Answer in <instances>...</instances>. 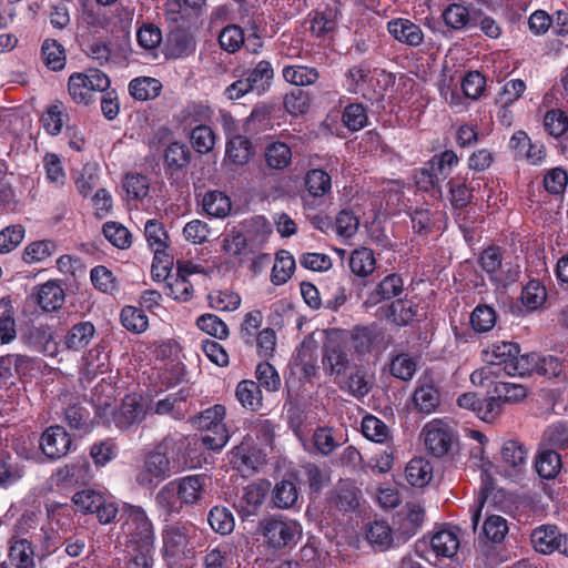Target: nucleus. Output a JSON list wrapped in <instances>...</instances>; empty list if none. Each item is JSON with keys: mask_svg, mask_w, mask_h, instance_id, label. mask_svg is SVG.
<instances>
[{"mask_svg": "<svg viewBox=\"0 0 568 568\" xmlns=\"http://www.w3.org/2000/svg\"><path fill=\"white\" fill-rule=\"evenodd\" d=\"M189 445L186 438L165 437L145 455L142 468L136 475V483L143 488H153L189 466L186 459L179 456Z\"/></svg>", "mask_w": 568, "mask_h": 568, "instance_id": "f257e3e1", "label": "nucleus"}, {"mask_svg": "<svg viewBox=\"0 0 568 568\" xmlns=\"http://www.w3.org/2000/svg\"><path fill=\"white\" fill-rule=\"evenodd\" d=\"M119 523L128 548H155L154 525L142 506L122 503Z\"/></svg>", "mask_w": 568, "mask_h": 568, "instance_id": "f03ea898", "label": "nucleus"}, {"mask_svg": "<svg viewBox=\"0 0 568 568\" xmlns=\"http://www.w3.org/2000/svg\"><path fill=\"white\" fill-rule=\"evenodd\" d=\"M258 531L267 549L293 548L303 535V527L296 519L284 515H267L258 523Z\"/></svg>", "mask_w": 568, "mask_h": 568, "instance_id": "7ed1b4c3", "label": "nucleus"}, {"mask_svg": "<svg viewBox=\"0 0 568 568\" xmlns=\"http://www.w3.org/2000/svg\"><path fill=\"white\" fill-rule=\"evenodd\" d=\"M226 409L216 404L201 412L194 418V425L203 433L202 443L211 450H221L229 442L230 434L223 424Z\"/></svg>", "mask_w": 568, "mask_h": 568, "instance_id": "20e7f679", "label": "nucleus"}, {"mask_svg": "<svg viewBox=\"0 0 568 568\" xmlns=\"http://www.w3.org/2000/svg\"><path fill=\"white\" fill-rule=\"evenodd\" d=\"M110 83L104 72L99 69H89L84 72H74L69 77L68 91L75 103L89 105L93 94L104 92L110 88Z\"/></svg>", "mask_w": 568, "mask_h": 568, "instance_id": "39448f33", "label": "nucleus"}, {"mask_svg": "<svg viewBox=\"0 0 568 568\" xmlns=\"http://www.w3.org/2000/svg\"><path fill=\"white\" fill-rule=\"evenodd\" d=\"M422 435L426 449L434 457L447 455L456 442L453 427L442 419L428 422L424 426Z\"/></svg>", "mask_w": 568, "mask_h": 568, "instance_id": "423d86ee", "label": "nucleus"}, {"mask_svg": "<svg viewBox=\"0 0 568 568\" xmlns=\"http://www.w3.org/2000/svg\"><path fill=\"white\" fill-rule=\"evenodd\" d=\"M270 481H254L245 486L242 494L236 497L233 507L242 520H248L258 515L270 491Z\"/></svg>", "mask_w": 568, "mask_h": 568, "instance_id": "0eeeda50", "label": "nucleus"}, {"mask_svg": "<svg viewBox=\"0 0 568 568\" xmlns=\"http://www.w3.org/2000/svg\"><path fill=\"white\" fill-rule=\"evenodd\" d=\"M162 556L165 560L186 557L190 552L189 528L183 523L164 525L161 531Z\"/></svg>", "mask_w": 568, "mask_h": 568, "instance_id": "6e6552de", "label": "nucleus"}, {"mask_svg": "<svg viewBox=\"0 0 568 568\" xmlns=\"http://www.w3.org/2000/svg\"><path fill=\"white\" fill-rule=\"evenodd\" d=\"M251 229L261 230L263 235L270 233V226L265 217L254 216L248 221H245L242 225L231 229L223 239V250L225 253L237 256L244 253L247 247L248 240L246 232Z\"/></svg>", "mask_w": 568, "mask_h": 568, "instance_id": "1a4fd4ad", "label": "nucleus"}, {"mask_svg": "<svg viewBox=\"0 0 568 568\" xmlns=\"http://www.w3.org/2000/svg\"><path fill=\"white\" fill-rule=\"evenodd\" d=\"M92 477L91 465L85 457H79L69 464L58 467L50 480L59 488L85 484Z\"/></svg>", "mask_w": 568, "mask_h": 568, "instance_id": "9d476101", "label": "nucleus"}, {"mask_svg": "<svg viewBox=\"0 0 568 568\" xmlns=\"http://www.w3.org/2000/svg\"><path fill=\"white\" fill-rule=\"evenodd\" d=\"M339 16L337 2L311 11L308 22L312 36L323 41L331 40L336 31Z\"/></svg>", "mask_w": 568, "mask_h": 568, "instance_id": "9b49d317", "label": "nucleus"}, {"mask_svg": "<svg viewBox=\"0 0 568 568\" xmlns=\"http://www.w3.org/2000/svg\"><path fill=\"white\" fill-rule=\"evenodd\" d=\"M41 452L51 460L64 457L72 447V438L64 427L55 425L48 427L39 440Z\"/></svg>", "mask_w": 568, "mask_h": 568, "instance_id": "f8f14e48", "label": "nucleus"}, {"mask_svg": "<svg viewBox=\"0 0 568 568\" xmlns=\"http://www.w3.org/2000/svg\"><path fill=\"white\" fill-rule=\"evenodd\" d=\"M383 338L381 328L375 324L358 325L349 332V345L359 357H364L378 349Z\"/></svg>", "mask_w": 568, "mask_h": 568, "instance_id": "ddd939ff", "label": "nucleus"}, {"mask_svg": "<svg viewBox=\"0 0 568 568\" xmlns=\"http://www.w3.org/2000/svg\"><path fill=\"white\" fill-rule=\"evenodd\" d=\"M24 344L32 351L53 357L58 354V343L49 325H32L22 333Z\"/></svg>", "mask_w": 568, "mask_h": 568, "instance_id": "4468645a", "label": "nucleus"}, {"mask_svg": "<svg viewBox=\"0 0 568 568\" xmlns=\"http://www.w3.org/2000/svg\"><path fill=\"white\" fill-rule=\"evenodd\" d=\"M265 448L242 440L230 453V463L240 470L255 471L263 464L266 456Z\"/></svg>", "mask_w": 568, "mask_h": 568, "instance_id": "2eb2a0df", "label": "nucleus"}, {"mask_svg": "<svg viewBox=\"0 0 568 568\" xmlns=\"http://www.w3.org/2000/svg\"><path fill=\"white\" fill-rule=\"evenodd\" d=\"M324 369L337 377L344 376L349 364L347 345L342 341L329 338L323 347Z\"/></svg>", "mask_w": 568, "mask_h": 568, "instance_id": "dca6fc26", "label": "nucleus"}, {"mask_svg": "<svg viewBox=\"0 0 568 568\" xmlns=\"http://www.w3.org/2000/svg\"><path fill=\"white\" fill-rule=\"evenodd\" d=\"M145 417V410L141 398L136 394L125 395L120 407L113 414V422L120 429H129L141 423Z\"/></svg>", "mask_w": 568, "mask_h": 568, "instance_id": "f3484780", "label": "nucleus"}, {"mask_svg": "<svg viewBox=\"0 0 568 568\" xmlns=\"http://www.w3.org/2000/svg\"><path fill=\"white\" fill-rule=\"evenodd\" d=\"M163 159L165 174L173 183L184 174L191 161V151L185 144L173 142L166 146Z\"/></svg>", "mask_w": 568, "mask_h": 568, "instance_id": "a211bd4d", "label": "nucleus"}, {"mask_svg": "<svg viewBox=\"0 0 568 568\" xmlns=\"http://www.w3.org/2000/svg\"><path fill=\"white\" fill-rule=\"evenodd\" d=\"M372 79V68L367 62H361L358 64L352 65L348 68L342 81V87L344 90L351 94L361 93L364 99L368 101H374L378 99H374L369 92H365L363 90L364 85L369 82Z\"/></svg>", "mask_w": 568, "mask_h": 568, "instance_id": "6ab92c4d", "label": "nucleus"}, {"mask_svg": "<svg viewBox=\"0 0 568 568\" xmlns=\"http://www.w3.org/2000/svg\"><path fill=\"white\" fill-rule=\"evenodd\" d=\"M418 413L429 415L440 404V394L435 384L428 378H419L412 396Z\"/></svg>", "mask_w": 568, "mask_h": 568, "instance_id": "aec40b11", "label": "nucleus"}, {"mask_svg": "<svg viewBox=\"0 0 568 568\" xmlns=\"http://www.w3.org/2000/svg\"><path fill=\"white\" fill-rule=\"evenodd\" d=\"M205 481V475L202 474L184 476L173 481L182 507L193 506L202 499Z\"/></svg>", "mask_w": 568, "mask_h": 568, "instance_id": "412c9836", "label": "nucleus"}, {"mask_svg": "<svg viewBox=\"0 0 568 568\" xmlns=\"http://www.w3.org/2000/svg\"><path fill=\"white\" fill-rule=\"evenodd\" d=\"M387 31L398 42L408 47H418L424 41L419 26L405 18L392 19L387 22Z\"/></svg>", "mask_w": 568, "mask_h": 568, "instance_id": "4be33fe9", "label": "nucleus"}, {"mask_svg": "<svg viewBox=\"0 0 568 568\" xmlns=\"http://www.w3.org/2000/svg\"><path fill=\"white\" fill-rule=\"evenodd\" d=\"M8 558L16 568H37L33 544L24 537L11 536L8 541Z\"/></svg>", "mask_w": 568, "mask_h": 568, "instance_id": "5701e85b", "label": "nucleus"}, {"mask_svg": "<svg viewBox=\"0 0 568 568\" xmlns=\"http://www.w3.org/2000/svg\"><path fill=\"white\" fill-rule=\"evenodd\" d=\"M201 568H240V564L231 545L220 542L205 548Z\"/></svg>", "mask_w": 568, "mask_h": 568, "instance_id": "b1692460", "label": "nucleus"}, {"mask_svg": "<svg viewBox=\"0 0 568 568\" xmlns=\"http://www.w3.org/2000/svg\"><path fill=\"white\" fill-rule=\"evenodd\" d=\"M459 163V158L454 150H445L434 154L423 165L429 173L430 179H435L443 186V183L449 178L453 169Z\"/></svg>", "mask_w": 568, "mask_h": 568, "instance_id": "393cba45", "label": "nucleus"}, {"mask_svg": "<svg viewBox=\"0 0 568 568\" xmlns=\"http://www.w3.org/2000/svg\"><path fill=\"white\" fill-rule=\"evenodd\" d=\"M65 300L64 290L53 280L37 287L36 301L44 312H54L62 307Z\"/></svg>", "mask_w": 568, "mask_h": 568, "instance_id": "a878e982", "label": "nucleus"}, {"mask_svg": "<svg viewBox=\"0 0 568 568\" xmlns=\"http://www.w3.org/2000/svg\"><path fill=\"white\" fill-rule=\"evenodd\" d=\"M409 216L413 232L419 236H428L436 224V216L438 211H434L429 203H422L415 207H409L407 211Z\"/></svg>", "mask_w": 568, "mask_h": 568, "instance_id": "bb28decb", "label": "nucleus"}, {"mask_svg": "<svg viewBox=\"0 0 568 568\" xmlns=\"http://www.w3.org/2000/svg\"><path fill=\"white\" fill-rule=\"evenodd\" d=\"M95 335V326L90 321L73 324L64 335V345L69 351L80 352L85 348Z\"/></svg>", "mask_w": 568, "mask_h": 568, "instance_id": "cd10ccee", "label": "nucleus"}, {"mask_svg": "<svg viewBox=\"0 0 568 568\" xmlns=\"http://www.w3.org/2000/svg\"><path fill=\"white\" fill-rule=\"evenodd\" d=\"M213 115V110L202 102H191L181 111L180 120L184 131L207 125Z\"/></svg>", "mask_w": 568, "mask_h": 568, "instance_id": "c85d7f7f", "label": "nucleus"}, {"mask_svg": "<svg viewBox=\"0 0 568 568\" xmlns=\"http://www.w3.org/2000/svg\"><path fill=\"white\" fill-rule=\"evenodd\" d=\"M403 291L404 280L402 275L397 273H390L376 284L367 302L377 304L382 301H389L392 298L398 297Z\"/></svg>", "mask_w": 568, "mask_h": 568, "instance_id": "c756f323", "label": "nucleus"}, {"mask_svg": "<svg viewBox=\"0 0 568 568\" xmlns=\"http://www.w3.org/2000/svg\"><path fill=\"white\" fill-rule=\"evenodd\" d=\"M245 79L257 95L264 94L271 87L274 78V69L270 61L261 60L252 69H248Z\"/></svg>", "mask_w": 568, "mask_h": 568, "instance_id": "7c9ffc66", "label": "nucleus"}, {"mask_svg": "<svg viewBox=\"0 0 568 568\" xmlns=\"http://www.w3.org/2000/svg\"><path fill=\"white\" fill-rule=\"evenodd\" d=\"M430 548L438 559L453 561L459 549L458 536L449 529H442L432 537Z\"/></svg>", "mask_w": 568, "mask_h": 568, "instance_id": "2f4dec72", "label": "nucleus"}, {"mask_svg": "<svg viewBox=\"0 0 568 568\" xmlns=\"http://www.w3.org/2000/svg\"><path fill=\"white\" fill-rule=\"evenodd\" d=\"M253 153V145L247 136L237 134L226 142L225 159L234 165L242 166L246 164Z\"/></svg>", "mask_w": 568, "mask_h": 568, "instance_id": "473e14b6", "label": "nucleus"}, {"mask_svg": "<svg viewBox=\"0 0 568 568\" xmlns=\"http://www.w3.org/2000/svg\"><path fill=\"white\" fill-rule=\"evenodd\" d=\"M405 477L410 486L423 488L433 478V466L427 459L415 457L406 465Z\"/></svg>", "mask_w": 568, "mask_h": 568, "instance_id": "72a5a7b5", "label": "nucleus"}, {"mask_svg": "<svg viewBox=\"0 0 568 568\" xmlns=\"http://www.w3.org/2000/svg\"><path fill=\"white\" fill-rule=\"evenodd\" d=\"M162 88L160 80L151 77H136L128 85L130 95L138 101H149L158 98Z\"/></svg>", "mask_w": 568, "mask_h": 568, "instance_id": "f704fd0d", "label": "nucleus"}, {"mask_svg": "<svg viewBox=\"0 0 568 568\" xmlns=\"http://www.w3.org/2000/svg\"><path fill=\"white\" fill-rule=\"evenodd\" d=\"M558 527L552 525H542L535 528L530 536L535 550L544 555L555 552L556 548H558Z\"/></svg>", "mask_w": 568, "mask_h": 568, "instance_id": "c9c22d12", "label": "nucleus"}, {"mask_svg": "<svg viewBox=\"0 0 568 568\" xmlns=\"http://www.w3.org/2000/svg\"><path fill=\"white\" fill-rule=\"evenodd\" d=\"M274 439V427L268 419L256 418L251 422L247 433L243 440L260 446L262 448L271 447Z\"/></svg>", "mask_w": 568, "mask_h": 568, "instance_id": "e433bc0d", "label": "nucleus"}, {"mask_svg": "<svg viewBox=\"0 0 568 568\" xmlns=\"http://www.w3.org/2000/svg\"><path fill=\"white\" fill-rule=\"evenodd\" d=\"M520 352L519 345L514 342H499L491 346V352L487 354L488 363L498 367V374L504 371L507 374V365L513 364L514 358Z\"/></svg>", "mask_w": 568, "mask_h": 568, "instance_id": "4c0bfd02", "label": "nucleus"}, {"mask_svg": "<svg viewBox=\"0 0 568 568\" xmlns=\"http://www.w3.org/2000/svg\"><path fill=\"white\" fill-rule=\"evenodd\" d=\"M349 268L358 277L369 276L376 267V258L373 250L362 246L352 251L349 255Z\"/></svg>", "mask_w": 568, "mask_h": 568, "instance_id": "58836bf2", "label": "nucleus"}, {"mask_svg": "<svg viewBox=\"0 0 568 568\" xmlns=\"http://www.w3.org/2000/svg\"><path fill=\"white\" fill-rule=\"evenodd\" d=\"M342 123L349 132H358L369 124L368 110L361 102H351L342 111Z\"/></svg>", "mask_w": 568, "mask_h": 568, "instance_id": "ea45409f", "label": "nucleus"}, {"mask_svg": "<svg viewBox=\"0 0 568 568\" xmlns=\"http://www.w3.org/2000/svg\"><path fill=\"white\" fill-rule=\"evenodd\" d=\"M28 362V357L20 354L0 356V388H9L19 379V367Z\"/></svg>", "mask_w": 568, "mask_h": 568, "instance_id": "a19ab883", "label": "nucleus"}, {"mask_svg": "<svg viewBox=\"0 0 568 568\" xmlns=\"http://www.w3.org/2000/svg\"><path fill=\"white\" fill-rule=\"evenodd\" d=\"M366 540L373 548L384 551L393 544V530L384 520L371 523L365 530Z\"/></svg>", "mask_w": 568, "mask_h": 568, "instance_id": "79ce46f5", "label": "nucleus"}, {"mask_svg": "<svg viewBox=\"0 0 568 568\" xmlns=\"http://www.w3.org/2000/svg\"><path fill=\"white\" fill-rule=\"evenodd\" d=\"M154 503L159 511L170 517L179 515L182 509L174 483L161 487L155 495Z\"/></svg>", "mask_w": 568, "mask_h": 568, "instance_id": "37998d69", "label": "nucleus"}, {"mask_svg": "<svg viewBox=\"0 0 568 568\" xmlns=\"http://www.w3.org/2000/svg\"><path fill=\"white\" fill-rule=\"evenodd\" d=\"M304 184L308 195L317 199L323 197L331 192L332 179L326 171L322 169H312L306 173Z\"/></svg>", "mask_w": 568, "mask_h": 568, "instance_id": "c03bdc74", "label": "nucleus"}, {"mask_svg": "<svg viewBox=\"0 0 568 568\" xmlns=\"http://www.w3.org/2000/svg\"><path fill=\"white\" fill-rule=\"evenodd\" d=\"M202 206L207 215L224 219L229 215L232 203L230 197L223 192L210 191L204 195Z\"/></svg>", "mask_w": 568, "mask_h": 568, "instance_id": "a18cd8bd", "label": "nucleus"}, {"mask_svg": "<svg viewBox=\"0 0 568 568\" xmlns=\"http://www.w3.org/2000/svg\"><path fill=\"white\" fill-rule=\"evenodd\" d=\"M298 500V490L292 480L283 479L272 490V503L276 508L290 509Z\"/></svg>", "mask_w": 568, "mask_h": 568, "instance_id": "49530a36", "label": "nucleus"}, {"mask_svg": "<svg viewBox=\"0 0 568 568\" xmlns=\"http://www.w3.org/2000/svg\"><path fill=\"white\" fill-rule=\"evenodd\" d=\"M235 395L241 405L250 410L262 407V392L260 385L253 381H242L237 384Z\"/></svg>", "mask_w": 568, "mask_h": 568, "instance_id": "de8ad7c7", "label": "nucleus"}, {"mask_svg": "<svg viewBox=\"0 0 568 568\" xmlns=\"http://www.w3.org/2000/svg\"><path fill=\"white\" fill-rule=\"evenodd\" d=\"M282 73L286 82L296 87L312 85L320 78L317 69L307 65H287Z\"/></svg>", "mask_w": 568, "mask_h": 568, "instance_id": "09e8293b", "label": "nucleus"}, {"mask_svg": "<svg viewBox=\"0 0 568 568\" xmlns=\"http://www.w3.org/2000/svg\"><path fill=\"white\" fill-rule=\"evenodd\" d=\"M41 54L48 69L60 71L64 68L67 61L65 50L57 40L45 39L41 45Z\"/></svg>", "mask_w": 568, "mask_h": 568, "instance_id": "8fccbe9b", "label": "nucleus"}, {"mask_svg": "<svg viewBox=\"0 0 568 568\" xmlns=\"http://www.w3.org/2000/svg\"><path fill=\"white\" fill-rule=\"evenodd\" d=\"M295 270V260L293 255L285 250H281L275 257L271 273V281L274 285L285 284Z\"/></svg>", "mask_w": 568, "mask_h": 568, "instance_id": "3c124183", "label": "nucleus"}, {"mask_svg": "<svg viewBox=\"0 0 568 568\" xmlns=\"http://www.w3.org/2000/svg\"><path fill=\"white\" fill-rule=\"evenodd\" d=\"M535 468L541 478L552 479L561 469V457L552 449H545L537 456Z\"/></svg>", "mask_w": 568, "mask_h": 568, "instance_id": "603ef678", "label": "nucleus"}, {"mask_svg": "<svg viewBox=\"0 0 568 568\" xmlns=\"http://www.w3.org/2000/svg\"><path fill=\"white\" fill-rule=\"evenodd\" d=\"M362 434L371 442L385 444L390 438L388 426L374 415H366L361 423Z\"/></svg>", "mask_w": 568, "mask_h": 568, "instance_id": "864d4df0", "label": "nucleus"}, {"mask_svg": "<svg viewBox=\"0 0 568 568\" xmlns=\"http://www.w3.org/2000/svg\"><path fill=\"white\" fill-rule=\"evenodd\" d=\"M207 521L211 528L220 535H230L235 527V519L232 511L224 506H214L207 514Z\"/></svg>", "mask_w": 568, "mask_h": 568, "instance_id": "5fc2aeb1", "label": "nucleus"}, {"mask_svg": "<svg viewBox=\"0 0 568 568\" xmlns=\"http://www.w3.org/2000/svg\"><path fill=\"white\" fill-rule=\"evenodd\" d=\"M359 490L352 483H341L335 490L333 503L343 513L354 511L358 507Z\"/></svg>", "mask_w": 568, "mask_h": 568, "instance_id": "6e6d98bb", "label": "nucleus"}, {"mask_svg": "<svg viewBox=\"0 0 568 568\" xmlns=\"http://www.w3.org/2000/svg\"><path fill=\"white\" fill-rule=\"evenodd\" d=\"M58 250L53 240H39L24 247L22 258L28 264L41 263L52 256Z\"/></svg>", "mask_w": 568, "mask_h": 568, "instance_id": "4d7b16f0", "label": "nucleus"}, {"mask_svg": "<svg viewBox=\"0 0 568 568\" xmlns=\"http://www.w3.org/2000/svg\"><path fill=\"white\" fill-rule=\"evenodd\" d=\"M170 52L175 58L186 57L194 51L193 37L185 30L175 28L168 37Z\"/></svg>", "mask_w": 568, "mask_h": 568, "instance_id": "13d9d810", "label": "nucleus"}, {"mask_svg": "<svg viewBox=\"0 0 568 568\" xmlns=\"http://www.w3.org/2000/svg\"><path fill=\"white\" fill-rule=\"evenodd\" d=\"M501 458L506 465L520 471L527 464L528 450L517 440H507L501 447Z\"/></svg>", "mask_w": 568, "mask_h": 568, "instance_id": "bf43d9fd", "label": "nucleus"}, {"mask_svg": "<svg viewBox=\"0 0 568 568\" xmlns=\"http://www.w3.org/2000/svg\"><path fill=\"white\" fill-rule=\"evenodd\" d=\"M265 162L274 170L285 169L292 161V151L284 142H273L265 148Z\"/></svg>", "mask_w": 568, "mask_h": 568, "instance_id": "052dcab7", "label": "nucleus"}, {"mask_svg": "<svg viewBox=\"0 0 568 568\" xmlns=\"http://www.w3.org/2000/svg\"><path fill=\"white\" fill-rule=\"evenodd\" d=\"M120 318L123 327L135 334L143 333L149 326L145 312L135 306H124L121 311Z\"/></svg>", "mask_w": 568, "mask_h": 568, "instance_id": "680f3d73", "label": "nucleus"}, {"mask_svg": "<svg viewBox=\"0 0 568 568\" xmlns=\"http://www.w3.org/2000/svg\"><path fill=\"white\" fill-rule=\"evenodd\" d=\"M497 315L494 307L487 304L477 305L470 314V325L477 333H487L496 324Z\"/></svg>", "mask_w": 568, "mask_h": 568, "instance_id": "e2e57ef3", "label": "nucleus"}, {"mask_svg": "<svg viewBox=\"0 0 568 568\" xmlns=\"http://www.w3.org/2000/svg\"><path fill=\"white\" fill-rule=\"evenodd\" d=\"M417 369V362L409 354H397L390 359L389 373L393 377L407 382L410 381Z\"/></svg>", "mask_w": 568, "mask_h": 568, "instance_id": "0e129e2a", "label": "nucleus"}, {"mask_svg": "<svg viewBox=\"0 0 568 568\" xmlns=\"http://www.w3.org/2000/svg\"><path fill=\"white\" fill-rule=\"evenodd\" d=\"M102 232L104 237L116 248L126 250L132 244L130 231L118 222H106L102 227Z\"/></svg>", "mask_w": 568, "mask_h": 568, "instance_id": "69168bd1", "label": "nucleus"}, {"mask_svg": "<svg viewBox=\"0 0 568 568\" xmlns=\"http://www.w3.org/2000/svg\"><path fill=\"white\" fill-rule=\"evenodd\" d=\"M503 263V253L501 248L496 245H490L487 248H485L480 256H479V265L483 268L484 272L487 273L490 281L497 282L498 278V271L501 267Z\"/></svg>", "mask_w": 568, "mask_h": 568, "instance_id": "338daca9", "label": "nucleus"}, {"mask_svg": "<svg viewBox=\"0 0 568 568\" xmlns=\"http://www.w3.org/2000/svg\"><path fill=\"white\" fill-rule=\"evenodd\" d=\"M189 138L192 148L200 154L211 152L215 145V133L209 124L190 130Z\"/></svg>", "mask_w": 568, "mask_h": 568, "instance_id": "774afa93", "label": "nucleus"}]
</instances>
